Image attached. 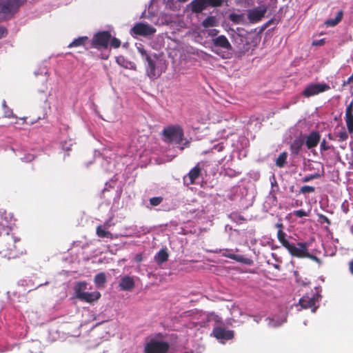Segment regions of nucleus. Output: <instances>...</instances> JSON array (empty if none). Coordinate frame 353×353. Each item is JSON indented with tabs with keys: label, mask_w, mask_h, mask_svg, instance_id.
Segmentation results:
<instances>
[{
	"label": "nucleus",
	"mask_w": 353,
	"mask_h": 353,
	"mask_svg": "<svg viewBox=\"0 0 353 353\" xmlns=\"http://www.w3.org/2000/svg\"><path fill=\"white\" fill-rule=\"evenodd\" d=\"M138 52L145 62V73L152 80L157 79L165 72L166 65L165 61L154 54H150L141 43L136 45Z\"/></svg>",
	"instance_id": "obj_1"
},
{
	"label": "nucleus",
	"mask_w": 353,
	"mask_h": 353,
	"mask_svg": "<svg viewBox=\"0 0 353 353\" xmlns=\"http://www.w3.org/2000/svg\"><path fill=\"white\" fill-rule=\"evenodd\" d=\"M26 254L20 239L12 234L6 235L0 242V256L8 259H16Z\"/></svg>",
	"instance_id": "obj_2"
},
{
	"label": "nucleus",
	"mask_w": 353,
	"mask_h": 353,
	"mask_svg": "<svg viewBox=\"0 0 353 353\" xmlns=\"http://www.w3.org/2000/svg\"><path fill=\"white\" fill-rule=\"evenodd\" d=\"M24 2L25 0H0V21L11 18Z\"/></svg>",
	"instance_id": "obj_3"
},
{
	"label": "nucleus",
	"mask_w": 353,
	"mask_h": 353,
	"mask_svg": "<svg viewBox=\"0 0 353 353\" xmlns=\"http://www.w3.org/2000/svg\"><path fill=\"white\" fill-rule=\"evenodd\" d=\"M164 141L167 143L175 142L181 143L183 139V130L179 125H170L165 128L162 132Z\"/></svg>",
	"instance_id": "obj_4"
},
{
	"label": "nucleus",
	"mask_w": 353,
	"mask_h": 353,
	"mask_svg": "<svg viewBox=\"0 0 353 353\" xmlns=\"http://www.w3.org/2000/svg\"><path fill=\"white\" fill-rule=\"evenodd\" d=\"M225 0H192L190 3V8L194 13H201L208 7H221Z\"/></svg>",
	"instance_id": "obj_5"
},
{
	"label": "nucleus",
	"mask_w": 353,
	"mask_h": 353,
	"mask_svg": "<svg viewBox=\"0 0 353 353\" xmlns=\"http://www.w3.org/2000/svg\"><path fill=\"white\" fill-rule=\"evenodd\" d=\"M111 39V33L109 31H101L94 34L91 48L97 50L107 49Z\"/></svg>",
	"instance_id": "obj_6"
},
{
	"label": "nucleus",
	"mask_w": 353,
	"mask_h": 353,
	"mask_svg": "<svg viewBox=\"0 0 353 353\" xmlns=\"http://www.w3.org/2000/svg\"><path fill=\"white\" fill-rule=\"evenodd\" d=\"M169 345L164 341L151 340L145 346V353H167Z\"/></svg>",
	"instance_id": "obj_7"
},
{
	"label": "nucleus",
	"mask_w": 353,
	"mask_h": 353,
	"mask_svg": "<svg viewBox=\"0 0 353 353\" xmlns=\"http://www.w3.org/2000/svg\"><path fill=\"white\" fill-rule=\"evenodd\" d=\"M308 242H299L297 243L298 248L293 256L297 258H308L316 262L319 264L321 263V260L317 256L312 255L308 252L307 248L310 246Z\"/></svg>",
	"instance_id": "obj_8"
},
{
	"label": "nucleus",
	"mask_w": 353,
	"mask_h": 353,
	"mask_svg": "<svg viewBox=\"0 0 353 353\" xmlns=\"http://www.w3.org/2000/svg\"><path fill=\"white\" fill-rule=\"evenodd\" d=\"M131 32L136 35L148 37L154 34L156 32V28L148 23L139 22L132 27Z\"/></svg>",
	"instance_id": "obj_9"
},
{
	"label": "nucleus",
	"mask_w": 353,
	"mask_h": 353,
	"mask_svg": "<svg viewBox=\"0 0 353 353\" xmlns=\"http://www.w3.org/2000/svg\"><path fill=\"white\" fill-rule=\"evenodd\" d=\"M330 89V87L327 83H313L307 85L304 89L302 94L305 97H310L312 96L329 90Z\"/></svg>",
	"instance_id": "obj_10"
},
{
	"label": "nucleus",
	"mask_w": 353,
	"mask_h": 353,
	"mask_svg": "<svg viewBox=\"0 0 353 353\" xmlns=\"http://www.w3.org/2000/svg\"><path fill=\"white\" fill-rule=\"evenodd\" d=\"M266 12L265 6L254 8L248 11V19L250 23H257L262 19Z\"/></svg>",
	"instance_id": "obj_11"
},
{
	"label": "nucleus",
	"mask_w": 353,
	"mask_h": 353,
	"mask_svg": "<svg viewBox=\"0 0 353 353\" xmlns=\"http://www.w3.org/2000/svg\"><path fill=\"white\" fill-rule=\"evenodd\" d=\"M12 218V214H8L6 210H0V235L3 232L6 235L9 234V224H10Z\"/></svg>",
	"instance_id": "obj_12"
},
{
	"label": "nucleus",
	"mask_w": 353,
	"mask_h": 353,
	"mask_svg": "<svg viewBox=\"0 0 353 353\" xmlns=\"http://www.w3.org/2000/svg\"><path fill=\"white\" fill-rule=\"evenodd\" d=\"M212 335L217 339L230 340L234 337V332L222 327H215Z\"/></svg>",
	"instance_id": "obj_13"
},
{
	"label": "nucleus",
	"mask_w": 353,
	"mask_h": 353,
	"mask_svg": "<svg viewBox=\"0 0 353 353\" xmlns=\"http://www.w3.org/2000/svg\"><path fill=\"white\" fill-rule=\"evenodd\" d=\"M201 173V168L198 163L195 165L188 174L183 177L184 183L187 185H193L195 183V181L199 179Z\"/></svg>",
	"instance_id": "obj_14"
},
{
	"label": "nucleus",
	"mask_w": 353,
	"mask_h": 353,
	"mask_svg": "<svg viewBox=\"0 0 353 353\" xmlns=\"http://www.w3.org/2000/svg\"><path fill=\"white\" fill-rule=\"evenodd\" d=\"M286 234L283 230L279 229L277 232V239L281 245L288 250L290 254L293 256L298 247L291 244L285 238Z\"/></svg>",
	"instance_id": "obj_15"
},
{
	"label": "nucleus",
	"mask_w": 353,
	"mask_h": 353,
	"mask_svg": "<svg viewBox=\"0 0 353 353\" xmlns=\"http://www.w3.org/2000/svg\"><path fill=\"white\" fill-rule=\"evenodd\" d=\"M212 43L215 48H220L227 50H232V47L225 35H220L212 39Z\"/></svg>",
	"instance_id": "obj_16"
},
{
	"label": "nucleus",
	"mask_w": 353,
	"mask_h": 353,
	"mask_svg": "<svg viewBox=\"0 0 353 353\" xmlns=\"http://www.w3.org/2000/svg\"><path fill=\"white\" fill-rule=\"evenodd\" d=\"M317 299L315 296L313 295L312 297L308 296H303L299 300V304L303 309L311 308L313 312H315L316 307L315 306Z\"/></svg>",
	"instance_id": "obj_17"
},
{
	"label": "nucleus",
	"mask_w": 353,
	"mask_h": 353,
	"mask_svg": "<svg viewBox=\"0 0 353 353\" xmlns=\"http://www.w3.org/2000/svg\"><path fill=\"white\" fill-rule=\"evenodd\" d=\"M101 293L98 291L92 292H84L83 293L80 294L77 299L81 301L92 303L94 301L99 300L101 298Z\"/></svg>",
	"instance_id": "obj_18"
},
{
	"label": "nucleus",
	"mask_w": 353,
	"mask_h": 353,
	"mask_svg": "<svg viewBox=\"0 0 353 353\" xmlns=\"http://www.w3.org/2000/svg\"><path fill=\"white\" fill-rule=\"evenodd\" d=\"M321 139V135L319 132L312 131L306 137L305 145L308 149L315 148L319 144Z\"/></svg>",
	"instance_id": "obj_19"
},
{
	"label": "nucleus",
	"mask_w": 353,
	"mask_h": 353,
	"mask_svg": "<svg viewBox=\"0 0 353 353\" xmlns=\"http://www.w3.org/2000/svg\"><path fill=\"white\" fill-rule=\"evenodd\" d=\"M353 101H352L346 108L345 110V123L347 125V130L350 133L353 132Z\"/></svg>",
	"instance_id": "obj_20"
},
{
	"label": "nucleus",
	"mask_w": 353,
	"mask_h": 353,
	"mask_svg": "<svg viewBox=\"0 0 353 353\" xmlns=\"http://www.w3.org/2000/svg\"><path fill=\"white\" fill-rule=\"evenodd\" d=\"M119 287L121 290L131 291L134 288V281L130 276H124L121 279Z\"/></svg>",
	"instance_id": "obj_21"
},
{
	"label": "nucleus",
	"mask_w": 353,
	"mask_h": 353,
	"mask_svg": "<svg viewBox=\"0 0 353 353\" xmlns=\"http://www.w3.org/2000/svg\"><path fill=\"white\" fill-rule=\"evenodd\" d=\"M318 164L320 166V168H317V171L315 172L314 173L306 175L303 178H302L301 181L303 183H307L312 180H314L316 179H319L324 176L325 171H324V168H323V164H321L320 163H319Z\"/></svg>",
	"instance_id": "obj_22"
},
{
	"label": "nucleus",
	"mask_w": 353,
	"mask_h": 353,
	"mask_svg": "<svg viewBox=\"0 0 353 353\" xmlns=\"http://www.w3.org/2000/svg\"><path fill=\"white\" fill-rule=\"evenodd\" d=\"M304 141L301 138L295 139L290 145V150L291 154L293 155H297L301 152Z\"/></svg>",
	"instance_id": "obj_23"
},
{
	"label": "nucleus",
	"mask_w": 353,
	"mask_h": 353,
	"mask_svg": "<svg viewBox=\"0 0 353 353\" xmlns=\"http://www.w3.org/2000/svg\"><path fill=\"white\" fill-rule=\"evenodd\" d=\"M108 227L109 225L108 223L104 224L103 226H97L96 230L97 235L100 238H107L112 239L113 238L112 234L106 230L108 228Z\"/></svg>",
	"instance_id": "obj_24"
},
{
	"label": "nucleus",
	"mask_w": 353,
	"mask_h": 353,
	"mask_svg": "<svg viewBox=\"0 0 353 353\" xmlns=\"http://www.w3.org/2000/svg\"><path fill=\"white\" fill-rule=\"evenodd\" d=\"M168 256L166 248H162L154 256V260L158 265H161L168 261Z\"/></svg>",
	"instance_id": "obj_25"
},
{
	"label": "nucleus",
	"mask_w": 353,
	"mask_h": 353,
	"mask_svg": "<svg viewBox=\"0 0 353 353\" xmlns=\"http://www.w3.org/2000/svg\"><path fill=\"white\" fill-rule=\"evenodd\" d=\"M106 275L104 272H99L94 276V282L97 288L103 289L106 283Z\"/></svg>",
	"instance_id": "obj_26"
},
{
	"label": "nucleus",
	"mask_w": 353,
	"mask_h": 353,
	"mask_svg": "<svg viewBox=\"0 0 353 353\" xmlns=\"http://www.w3.org/2000/svg\"><path fill=\"white\" fill-rule=\"evenodd\" d=\"M88 37L86 36L79 37L72 41L69 45L68 48H76L79 46H85V43L88 41Z\"/></svg>",
	"instance_id": "obj_27"
},
{
	"label": "nucleus",
	"mask_w": 353,
	"mask_h": 353,
	"mask_svg": "<svg viewBox=\"0 0 353 353\" xmlns=\"http://www.w3.org/2000/svg\"><path fill=\"white\" fill-rule=\"evenodd\" d=\"M343 15V12L342 10L339 11L337 12L335 18L327 19L325 21V24L327 26H331V27H334V26H336L342 20Z\"/></svg>",
	"instance_id": "obj_28"
},
{
	"label": "nucleus",
	"mask_w": 353,
	"mask_h": 353,
	"mask_svg": "<svg viewBox=\"0 0 353 353\" xmlns=\"http://www.w3.org/2000/svg\"><path fill=\"white\" fill-rule=\"evenodd\" d=\"M216 24H217V20L216 19V17H214V16L208 17L201 23L202 26L205 28H210V27H214L216 26Z\"/></svg>",
	"instance_id": "obj_29"
},
{
	"label": "nucleus",
	"mask_w": 353,
	"mask_h": 353,
	"mask_svg": "<svg viewBox=\"0 0 353 353\" xmlns=\"http://www.w3.org/2000/svg\"><path fill=\"white\" fill-rule=\"evenodd\" d=\"M88 283L85 281L78 282L74 287V293L77 298L81 293H83L87 290Z\"/></svg>",
	"instance_id": "obj_30"
},
{
	"label": "nucleus",
	"mask_w": 353,
	"mask_h": 353,
	"mask_svg": "<svg viewBox=\"0 0 353 353\" xmlns=\"http://www.w3.org/2000/svg\"><path fill=\"white\" fill-rule=\"evenodd\" d=\"M288 153L283 152L277 157L275 164L279 168H283L287 163Z\"/></svg>",
	"instance_id": "obj_31"
},
{
	"label": "nucleus",
	"mask_w": 353,
	"mask_h": 353,
	"mask_svg": "<svg viewBox=\"0 0 353 353\" xmlns=\"http://www.w3.org/2000/svg\"><path fill=\"white\" fill-rule=\"evenodd\" d=\"M19 285L23 287L24 292H30L34 289V285L30 279H23L19 282Z\"/></svg>",
	"instance_id": "obj_32"
},
{
	"label": "nucleus",
	"mask_w": 353,
	"mask_h": 353,
	"mask_svg": "<svg viewBox=\"0 0 353 353\" xmlns=\"http://www.w3.org/2000/svg\"><path fill=\"white\" fill-rule=\"evenodd\" d=\"M42 344L41 342H34L31 347L30 353H42Z\"/></svg>",
	"instance_id": "obj_33"
},
{
	"label": "nucleus",
	"mask_w": 353,
	"mask_h": 353,
	"mask_svg": "<svg viewBox=\"0 0 353 353\" xmlns=\"http://www.w3.org/2000/svg\"><path fill=\"white\" fill-rule=\"evenodd\" d=\"M315 191V188L310 185H303L299 190V193L305 194L312 193Z\"/></svg>",
	"instance_id": "obj_34"
},
{
	"label": "nucleus",
	"mask_w": 353,
	"mask_h": 353,
	"mask_svg": "<svg viewBox=\"0 0 353 353\" xmlns=\"http://www.w3.org/2000/svg\"><path fill=\"white\" fill-rule=\"evenodd\" d=\"M230 259H233L237 262H241V263H243L245 264H250V261H251L250 259H245L243 256H240V255L230 256Z\"/></svg>",
	"instance_id": "obj_35"
},
{
	"label": "nucleus",
	"mask_w": 353,
	"mask_h": 353,
	"mask_svg": "<svg viewBox=\"0 0 353 353\" xmlns=\"http://www.w3.org/2000/svg\"><path fill=\"white\" fill-rule=\"evenodd\" d=\"M242 16L236 13H232L229 15V19L234 23H239L241 22Z\"/></svg>",
	"instance_id": "obj_36"
},
{
	"label": "nucleus",
	"mask_w": 353,
	"mask_h": 353,
	"mask_svg": "<svg viewBox=\"0 0 353 353\" xmlns=\"http://www.w3.org/2000/svg\"><path fill=\"white\" fill-rule=\"evenodd\" d=\"M121 41L116 37H111L110 41L109 42V44L110 45L111 48H119L121 46Z\"/></svg>",
	"instance_id": "obj_37"
},
{
	"label": "nucleus",
	"mask_w": 353,
	"mask_h": 353,
	"mask_svg": "<svg viewBox=\"0 0 353 353\" xmlns=\"http://www.w3.org/2000/svg\"><path fill=\"white\" fill-rule=\"evenodd\" d=\"M232 220L238 224H241L243 222H245L247 219L241 214H234Z\"/></svg>",
	"instance_id": "obj_38"
},
{
	"label": "nucleus",
	"mask_w": 353,
	"mask_h": 353,
	"mask_svg": "<svg viewBox=\"0 0 353 353\" xmlns=\"http://www.w3.org/2000/svg\"><path fill=\"white\" fill-rule=\"evenodd\" d=\"M163 201V197L155 196L150 199V203L153 206L159 205Z\"/></svg>",
	"instance_id": "obj_39"
},
{
	"label": "nucleus",
	"mask_w": 353,
	"mask_h": 353,
	"mask_svg": "<svg viewBox=\"0 0 353 353\" xmlns=\"http://www.w3.org/2000/svg\"><path fill=\"white\" fill-rule=\"evenodd\" d=\"M205 32H207L208 36L212 37V39L218 37L217 35L219 33V30L217 29H209L206 30Z\"/></svg>",
	"instance_id": "obj_40"
},
{
	"label": "nucleus",
	"mask_w": 353,
	"mask_h": 353,
	"mask_svg": "<svg viewBox=\"0 0 353 353\" xmlns=\"http://www.w3.org/2000/svg\"><path fill=\"white\" fill-rule=\"evenodd\" d=\"M293 214L297 217H303V216H307L308 213L306 212L304 210H298L293 212Z\"/></svg>",
	"instance_id": "obj_41"
},
{
	"label": "nucleus",
	"mask_w": 353,
	"mask_h": 353,
	"mask_svg": "<svg viewBox=\"0 0 353 353\" xmlns=\"http://www.w3.org/2000/svg\"><path fill=\"white\" fill-rule=\"evenodd\" d=\"M319 221H320V222L321 223H325L327 225H330L331 224L330 220L326 216H325L323 214H319Z\"/></svg>",
	"instance_id": "obj_42"
},
{
	"label": "nucleus",
	"mask_w": 353,
	"mask_h": 353,
	"mask_svg": "<svg viewBox=\"0 0 353 353\" xmlns=\"http://www.w3.org/2000/svg\"><path fill=\"white\" fill-rule=\"evenodd\" d=\"M338 137L340 141H344L347 139L348 136L346 132L343 131L339 133Z\"/></svg>",
	"instance_id": "obj_43"
},
{
	"label": "nucleus",
	"mask_w": 353,
	"mask_h": 353,
	"mask_svg": "<svg viewBox=\"0 0 353 353\" xmlns=\"http://www.w3.org/2000/svg\"><path fill=\"white\" fill-rule=\"evenodd\" d=\"M330 148V145L327 143V141L323 139L321 143V150H327Z\"/></svg>",
	"instance_id": "obj_44"
},
{
	"label": "nucleus",
	"mask_w": 353,
	"mask_h": 353,
	"mask_svg": "<svg viewBox=\"0 0 353 353\" xmlns=\"http://www.w3.org/2000/svg\"><path fill=\"white\" fill-rule=\"evenodd\" d=\"M34 157L32 154H28L25 156L22 159L23 161L30 162L34 159Z\"/></svg>",
	"instance_id": "obj_45"
},
{
	"label": "nucleus",
	"mask_w": 353,
	"mask_h": 353,
	"mask_svg": "<svg viewBox=\"0 0 353 353\" xmlns=\"http://www.w3.org/2000/svg\"><path fill=\"white\" fill-rule=\"evenodd\" d=\"M6 29L3 26H0V38L4 37L6 35Z\"/></svg>",
	"instance_id": "obj_46"
},
{
	"label": "nucleus",
	"mask_w": 353,
	"mask_h": 353,
	"mask_svg": "<svg viewBox=\"0 0 353 353\" xmlns=\"http://www.w3.org/2000/svg\"><path fill=\"white\" fill-rule=\"evenodd\" d=\"M353 81V76L351 75L350 77L347 78L346 81H344L342 85L343 87L346 86L347 85L350 84Z\"/></svg>",
	"instance_id": "obj_47"
},
{
	"label": "nucleus",
	"mask_w": 353,
	"mask_h": 353,
	"mask_svg": "<svg viewBox=\"0 0 353 353\" xmlns=\"http://www.w3.org/2000/svg\"><path fill=\"white\" fill-rule=\"evenodd\" d=\"M324 43H325V40L323 39L317 40V41H314L312 43V44L314 46H323V45H324Z\"/></svg>",
	"instance_id": "obj_48"
},
{
	"label": "nucleus",
	"mask_w": 353,
	"mask_h": 353,
	"mask_svg": "<svg viewBox=\"0 0 353 353\" xmlns=\"http://www.w3.org/2000/svg\"><path fill=\"white\" fill-rule=\"evenodd\" d=\"M349 269L352 274H353V260L349 263Z\"/></svg>",
	"instance_id": "obj_49"
},
{
	"label": "nucleus",
	"mask_w": 353,
	"mask_h": 353,
	"mask_svg": "<svg viewBox=\"0 0 353 353\" xmlns=\"http://www.w3.org/2000/svg\"><path fill=\"white\" fill-rule=\"evenodd\" d=\"M276 228H277L279 230V229H281L283 230L284 226H283V224L282 223H277L276 225H275Z\"/></svg>",
	"instance_id": "obj_50"
},
{
	"label": "nucleus",
	"mask_w": 353,
	"mask_h": 353,
	"mask_svg": "<svg viewBox=\"0 0 353 353\" xmlns=\"http://www.w3.org/2000/svg\"><path fill=\"white\" fill-rule=\"evenodd\" d=\"M35 76H38L39 74H42V71L40 70H36L34 72Z\"/></svg>",
	"instance_id": "obj_51"
},
{
	"label": "nucleus",
	"mask_w": 353,
	"mask_h": 353,
	"mask_svg": "<svg viewBox=\"0 0 353 353\" xmlns=\"http://www.w3.org/2000/svg\"><path fill=\"white\" fill-rule=\"evenodd\" d=\"M141 260H142V256L141 255H137L136 256V261H137L140 262V261H141Z\"/></svg>",
	"instance_id": "obj_52"
},
{
	"label": "nucleus",
	"mask_w": 353,
	"mask_h": 353,
	"mask_svg": "<svg viewBox=\"0 0 353 353\" xmlns=\"http://www.w3.org/2000/svg\"><path fill=\"white\" fill-rule=\"evenodd\" d=\"M225 256H227L228 258L230 259V256H236V254H225Z\"/></svg>",
	"instance_id": "obj_53"
},
{
	"label": "nucleus",
	"mask_w": 353,
	"mask_h": 353,
	"mask_svg": "<svg viewBox=\"0 0 353 353\" xmlns=\"http://www.w3.org/2000/svg\"><path fill=\"white\" fill-rule=\"evenodd\" d=\"M63 149L65 150L66 151H69L70 150V147H64V145H63Z\"/></svg>",
	"instance_id": "obj_54"
},
{
	"label": "nucleus",
	"mask_w": 353,
	"mask_h": 353,
	"mask_svg": "<svg viewBox=\"0 0 353 353\" xmlns=\"http://www.w3.org/2000/svg\"><path fill=\"white\" fill-rule=\"evenodd\" d=\"M108 57H109V55H108V54H107V55H105V56H103V57H102V59H108Z\"/></svg>",
	"instance_id": "obj_55"
},
{
	"label": "nucleus",
	"mask_w": 353,
	"mask_h": 353,
	"mask_svg": "<svg viewBox=\"0 0 353 353\" xmlns=\"http://www.w3.org/2000/svg\"><path fill=\"white\" fill-rule=\"evenodd\" d=\"M276 184H277V183H276V180L274 179V183L272 182V185H276Z\"/></svg>",
	"instance_id": "obj_56"
},
{
	"label": "nucleus",
	"mask_w": 353,
	"mask_h": 353,
	"mask_svg": "<svg viewBox=\"0 0 353 353\" xmlns=\"http://www.w3.org/2000/svg\"><path fill=\"white\" fill-rule=\"evenodd\" d=\"M179 2H181V3H185L188 0H177Z\"/></svg>",
	"instance_id": "obj_57"
},
{
	"label": "nucleus",
	"mask_w": 353,
	"mask_h": 353,
	"mask_svg": "<svg viewBox=\"0 0 353 353\" xmlns=\"http://www.w3.org/2000/svg\"><path fill=\"white\" fill-rule=\"evenodd\" d=\"M214 52H215L216 54L220 55V53H219L218 51H216H216H214Z\"/></svg>",
	"instance_id": "obj_58"
},
{
	"label": "nucleus",
	"mask_w": 353,
	"mask_h": 353,
	"mask_svg": "<svg viewBox=\"0 0 353 353\" xmlns=\"http://www.w3.org/2000/svg\"><path fill=\"white\" fill-rule=\"evenodd\" d=\"M275 268H279V265H275Z\"/></svg>",
	"instance_id": "obj_59"
}]
</instances>
